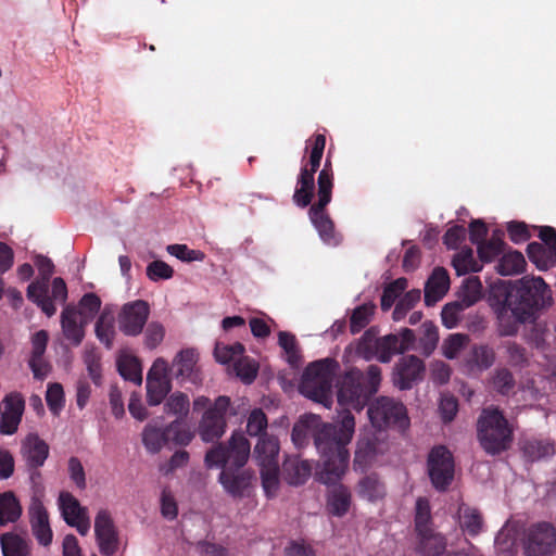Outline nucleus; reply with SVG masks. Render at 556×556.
I'll list each match as a JSON object with an SVG mask.
<instances>
[{
    "label": "nucleus",
    "instance_id": "obj_1",
    "mask_svg": "<svg viewBox=\"0 0 556 556\" xmlns=\"http://www.w3.org/2000/svg\"><path fill=\"white\" fill-rule=\"evenodd\" d=\"M552 301V292L541 277H523L514 285L505 304L497 311L501 333L515 334L518 324L533 323L538 313Z\"/></svg>",
    "mask_w": 556,
    "mask_h": 556
},
{
    "label": "nucleus",
    "instance_id": "obj_2",
    "mask_svg": "<svg viewBox=\"0 0 556 556\" xmlns=\"http://www.w3.org/2000/svg\"><path fill=\"white\" fill-rule=\"evenodd\" d=\"M321 430L317 434V450L323 458L317 477L323 483H331L341 480L345 475L350 453L348 445L355 432L354 416L342 410L333 424L321 421Z\"/></svg>",
    "mask_w": 556,
    "mask_h": 556
},
{
    "label": "nucleus",
    "instance_id": "obj_3",
    "mask_svg": "<svg viewBox=\"0 0 556 556\" xmlns=\"http://www.w3.org/2000/svg\"><path fill=\"white\" fill-rule=\"evenodd\" d=\"M336 367V362L329 358L312 363L303 374L300 392L307 399L330 408L332 403L331 386Z\"/></svg>",
    "mask_w": 556,
    "mask_h": 556
},
{
    "label": "nucleus",
    "instance_id": "obj_4",
    "mask_svg": "<svg viewBox=\"0 0 556 556\" xmlns=\"http://www.w3.org/2000/svg\"><path fill=\"white\" fill-rule=\"evenodd\" d=\"M511 428L496 408H486L478 420V438L482 447L490 454L508 448L511 442Z\"/></svg>",
    "mask_w": 556,
    "mask_h": 556
},
{
    "label": "nucleus",
    "instance_id": "obj_5",
    "mask_svg": "<svg viewBox=\"0 0 556 556\" xmlns=\"http://www.w3.org/2000/svg\"><path fill=\"white\" fill-rule=\"evenodd\" d=\"M318 202L309 210V217L317 229L320 239L329 245H336L339 240L334 233L333 225L328 215L325 213V206L331 201V192L333 187V176L330 162H326L324 168L318 175Z\"/></svg>",
    "mask_w": 556,
    "mask_h": 556
},
{
    "label": "nucleus",
    "instance_id": "obj_6",
    "mask_svg": "<svg viewBox=\"0 0 556 556\" xmlns=\"http://www.w3.org/2000/svg\"><path fill=\"white\" fill-rule=\"evenodd\" d=\"M415 527L418 535V548L424 556H438L445 549L444 538L431 528V510L428 500L416 501Z\"/></svg>",
    "mask_w": 556,
    "mask_h": 556
},
{
    "label": "nucleus",
    "instance_id": "obj_7",
    "mask_svg": "<svg viewBox=\"0 0 556 556\" xmlns=\"http://www.w3.org/2000/svg\"><path fill=\"white\" fill-rule=\"evenodd\" d=\"M326 146V138L324 135H316L314 137L313 147L309 155V168L307 165L301 168L296 187L293 194V201L298 206H307L313 198L315 189L314 174L320 165L323 153Z\"/></svg>",
    "mask_w": 556,
    "mask_h": 556
},
{
    "label": "nucleus",
    "instance_id": "obj_8",
    "mask_svg": "<svg viewBox=\"0 0 556 556\" xmlns=\"http://www.w3.org/2000/svg\"><path fill=\"white\" fill-rule=\"evenodd\" d=\"M368 417L375 428L393 427L404 430L409 426L405 406L393 399L381 396L368 407Z\"/></svg>",
    "mask_w": 556,
    "mask_h": 556
},
{
    "label": "nucleus",
    "instance_id": "obj_9",
    "mask_svg": "<svg viewBox=\"0 0 556 556\" xmlns=\"http://www.w3.org/2000/svg\"><path fill=\"white\" fill-rule=\"evenodd\" d=\"M250 452L248 439L244 434L237 432L231 435L228 446L219 445L210 450L205 456V464L210 468L226 465L240 468L248 462Z\"/></svg>",
    "mask_w": 556,
    "mask_h": 556
},
{
    "label": "nucleus",
    "instance_id": "obj_10",
    "mask_svg": "<svg viewBox=\"0 0 556 556\" xmlns=\"http://www.w3.org/2000/svg\"><path fill=\"white\" fill-rule=\"evenodd\" d=\"M526 556H552L556 551V529L549 522H538L525 533Z\"/></svg>",
    "mask_w": 556,
    "mask_h": 556
},
{
    "label": "nucleus",
    "instance_id": "obj_11",
    "mask_svg": "<svg viewBox=\"0 0 556 556\" xmlns=\"http://www.w3.org/2000/svg\"><path fill=\"white\" fill-rule=\"evenodd\" d=\"M56 506L67 526L75 528L83 536L89 533L91 528L89 510L76 496L68 491H61L56 498Z\"/></svg>",
    "mask_w": 556,
    "mask_h": 556
},
{
    "label": "nucleus",
    "instance_id": "obj_12",
    "mask_svg": "<svg viewBox=\"0 0 556 556\" xmlns=\"http://www.w3.org/2000/svg\"><path fill=\"white\" fill-rule=\"evenodd\" d=\"M45 490L36 488L33 491L28 507L29 522L33 534L43 546H48L52 542L53 533L50 527L49 514L45 507Z\"/></svg>",
    "mask_w": 556,
    "mask_h": 556
},
{
    "label": "nucleus",
    "instance_id": "obj_13",
    "mask_svg": "<svg viewBox=\"0 0 556 556\" xmlns=\"http://www.w3.org/2000/svg\"><path fill=\"white\" fill-rule=\"evenodd\" d=\"M147 402L150 406L160 405L172 389L168 363L156 358L147 374Z\"/></svg>",
    "mask_w": 556,
    "mask_h": 556
},
{
    "label": "nucleus",
    "instance_id": "obj_14",
    "mask_svg": "<svg viewBox=\"0 0 556 556\" xmlns=\"http://www.w3.org/2000/svg\"><path fill=\"white\" fill-rule=\"evenodd\" d=\"M364 375L359 370L349 371L341 380L338 391V404L342 408L362 410L368 395L363 386Z\"/></svg>",
    "mask_w": 556,
    "mask_h": 556
},
{
    "label": "nucleus",
    "instance_id": "obj_15",
    "mask_svg": "<svg viewBox=\"0 0 556 556\" xmlns=\"http://www.w3.org/2000/svg\"><path fill=\"white\" fill-rule=\"evenodd\" d=\"M428 472L432 485L444 491L454 478V460L448 450L443 446L432 448L428 457Z\"/></svg>",
    "mask_w": 556,
    "mask_h": 556
},
{
    "label": "nucleus",
    "instance_id": "obj_16",
    "mask_svg": "<svg viewBox=\"0 0 556 556\" xmlns=\"http://www.w3.org/2000/svg\"><path fill=\"white\" fill-rule=\"evenodd\" d=\"M94 535L102 556H114L118 552L121 539L109 510L100 509L97 511Z\"/></svg>",
    "mask_w": 556,
    "mask_h": 556
},
{
    "label": "nucleus",
    "instance_id": "obj_17",
    "mask_svg": "<svg viewBox=\"0 0 556 556\" xmlns=\"http://www.w3.org/2000/svg\"><path fill=\"white\" fill-rule=\"evenodd\" d=\"M229 405V397L218 396L213 407L204 413L199 428L203 441L212 442L224 434L226 429L225 414Z\"/></svg>",
    "mask_w": 556,
    "mask_h": 556
},
{
    "label": "nucleus",
    "instance_id": "obj_18",
    "mask_svg": "<svg viewBox=\"0 0 556 556\" xmlns=\"http://www.w3.org/2000/svg\"><path fill=\"white\" fill-rule=\"evenodd\" d=\"M150 315V306L143 300H136L124 304L118 313L119 330L130 337L141 333Z\"/></svg>",
    "mask_w": 556,
    "mask_h": 556
},
{
    "label": "nucleus",
    "instance_id": "obj_19",
    "mask_svg": "<svg viewBox=\"0 0 556 556\" xmlns=\"http://www.w3.org/2000/svg\"><path fill=\"white\" fill-rule=\"evenodd\" d=\"M25 401L21 393L7 394L0 404V432L5 435L14 434L22 421Z\"/></svg>",
    "mask_w": 556,
    "mask_h": 556
},
{
    "label": "nucleus",
    "instance_id": "obj_20",
    "mask_svg": "<svg viewBox=\"0 0 556 556\" xmlns=\"http://www.w3.org/2000/svg\"><path fill=\"white\" fill-rule=\"evenodd\" d=\"M224 491L233 498H242L251 492L254 475L250 470H231L224 468L218 478Z\"/></svg>",
    "mask_w": 556,
    "mask_h": 556
},
{
    "label": "nucleus",
    "instance_id": "obj_21",
    "mask_svg": "<svg viewBox=\"0 0 556 556\" xmlns=\"http://www.w3.org/2000/svg\"><path fill=\"white\" fill-rule=\"evenodd\" d=\"M425 366L416 356L400 359L393 371V383L401 390L409 389L414 382L422 378Z\"/></svg>",
    "mask_w": 556,
    "mask_h": 556
},
{
    "label": "nucleus",
    "instance_id": "obj_22",
    "mask_svg": "<svg viewBox=\"0 0 556 556\" xmlns=\"http://www.w3.org/2000/svg\"><path fill=\"white\" fill-rule=\"evenodd\" d=\"M61 329L64 339L72 345L78 346L85 338V321L76 312L75 306L67 305L61 312Z\"/></svg>",
    "mask_w": 556,
    "mask_h": 556
},
{
    "label": "nucleus",
    "instance_id": "obj_23",
    "mask_svg": "<svg viewBox=\"0 0 556 556\" xmlns=\"http://www.w3.org/2000/svg\"><path fill=\"white\" fill-rule=\"evenodd\" d=\"M339 481L327 483L330 488L326 496V509L334 517L345 516L352 504L350 490L345 485L338 483Z\"/></svg>",
    "mask_w": 556,
    "mask_h": 556
},
{
    "label": "nucleus",
    "instance_id": "obj_24",
    "mask_svg": "<svg viewBox=\"0 0 556 556\" xmlns=\"http://www.w3.org/2000/svg\"><path fill=\"white\" fill-rule=\"evenodd\" d=\"M22 455L27 465L41 467L49 456V445L36 433H29L22 441Z\"/></svg>",
    "mask_w": 556,
    "mask_h": 556
},
{
    "label": "nucleus",
    "instance_id": "obj_25",
    "mask_svg": "<svg viewBox=\"0 0 556 556\" xmlns=\"http://www.w3.org/2000/svg\"><path fill=\"white\" fill-rule=\"evenodd\" d=\"M450 289V276L445 268L435 267L425 286V302L433 305L439 302Z\"/></svg>",
    "mask_w": 556,
    "mask_h": 556
},
{
    "label": "nucleus",
    "instance_id": "obj_26",
    "mask_svg": "<svg viewBox=\"0 0 556 556\" xmlns=\"http://www.w3.org/2000/svg\"><path fill=\"white\" fill-rule=\"evenodd\" d=\"M116 366L119 375L136 384L142 382V368L138 357L127 349L117 353Z\"/></svg>",
    "mask_w": 556,
    "mask_h": 556
},
{
    "label": "nucleus",
    "instance_id": "obj_27",
    "mask_svg": "<svg viewBox=\"0 0 556 556\" xmlns=\"http://www.w3.org/2000/svg\"><path fill=\"white\" fill-rule=\"evenodd\" d=\"M321 419L314 414L302 416L294 425L292 430V441L295 445L301 446L306 443L308 437H314L317 445V434L321 430Z\"/></svg>",
    "mask_w": 556,
    "mask_h": 556
},
{
    "label": "nucleus",
    "instance_id": "obj_28",
    "mask_svg": "<svg viewBox=\"0 0 556 556\" xmlns=\"http://www.w3.org/2000/svg\"><path fill=\"white\" fill-rule=\"evenodd\" d=\"M455 518L462 531L470 536L478 535L483 529V519L477 508L465 503L458 505Z\"/></svg>",
    "mask_w": 556,
    "mask_h": 556
},
{
    "label": "nucleus",
    "instance_id": "obj_29",
    "mask_svg": "<svg viewBox=\"0 0 556 556\" xmlns=\"http://www.w3.org/2000/svg\"><path fill=\"white\" fill-rule=\"evenodd\" d=\"M27 298L36 303L48 317L55 314L56 307L48 296V280L37 279L33 281L27 288Z\"/></svg>",
    "mask_w": 556,
    "mask_h": 556
},
{
    "label": "nucleus",
    "instance_id": "obj_30",
    "mask_svg": "<svg viewBox=\"0 0 556 556\" xmlns=\"http://www.w3.org/2000/svg\"><path fill=\"white\" fill-rule=\"evenodd\" d=\"M198 352L194 349H186L180 351L173 361V366L176 368V375L188 380H195L197 378V363Z\"/></svg>",
    "mask_w": 556,
    "mask_h": 556
},
{
    "label": "nucleus",
    "instance_id": "obj_31",
    "mask_svg": "<svg viewBox=\"0 0 556 556\" xmlns=\"http://www.w3.org/2000/svg\"><path fill=\"white\" fill-rule=\"evenodd\" d=\"M311 465L306 460L296 457L288 458L283 464L285 478L288 483L299 485L311 476Z\"/></svg>",
    "mask_w": 556,
    "mask_h": 556
},
{
    "label": "nucleus",
    "instance_id": "obj_32",
    "mask_svg": "<svg viewBox=\"0 0 556 556\" xmlns=\"http://www.w3.org/2000/svg\"><path fill=\"white\" fill-rule=\"evenodd\" d=\"M168 441V428H161L150 422L142 431V443L149 453H159Z\"/></svg>",
    "mask_w": 556,
    "mask_h": 556
},
{
    "label": "nucleus",
    "instance_id": "obj_33",
    "mask_svg": "<svg viewBox=\"0 0 556 556\" xmlns=\"http://www.w3.org/2000/svg\"><path fill=\"white\" fill-rule=\"evenodd\" d=\"M279 443L274 437H262L254 447V458L261 468V460L278 465Z\"/></svg>",
    "mask_w": 556,
    "mask_h": 556
},
{
    "label": "nucleus",
    "instance_id": "obj_34",
    "mask_svg": "<svg viewBox=\"0 0 556 556\" xmlns=\"http://www.w3.org/2000/svg\"><path fill=\"white\" fill-rule=\"evenodd\" d=\"M22 515V507L12 492L0 494V526L15 522Z\"/></svg>",
    "mask_w": 556,
    "mask_h": 556
},
{
    "label": "nucleus",
    "instance_id": "obj_35",
    "mask_svg": "<svg viewBox=\"0 0 556 556\" xmlns=\"http://www.w3.org/2000/svg\"><path fill=\"white\" fill-rule=\"evenodd\" d=\"M525 265L526 261L520 252L509 251L501 257L496 269L502 276H511L520 274L523 270Z\"/></svg>",
    "mask_w": 556,
    "mask_h": 556
},
{
    "label": "nucleus",
    "instance_id": "obj_36",
    "mask_svg": "<svg viewBox=\"0 0 556 556\" xmlns=\"http://www.w3.org/2000/svg\"><path fill=\"white\" fill-rule=\"evenodd\" d=\"M494 362V353L488 346H478L472 350L471 357L464 364L468 372L489 368Z\"/></svg>",
    "mask_w": 556,
    "mask_h": 556
},
{
    "label": "nucleus",
    "instance_id": "obj_37",
    "mask_svg": "<svg viewBox=\"0 0 556 556\" xmlns=\"http://www.w3.org/2000/svg\"><path fill=\"white\" fill-rule=\"evenodd\" d=\"M261 479L264 492L267 496L276 495L279 488V467L274 463L261 460Z\"/></svg>",
    "mask_w": 556,
    "mask_h": 556
},
{
    "label": "nucleus",
    "instance_id": "obj_38",
    "mask_svg": "<svg viewBox=\"0 0 556 556\" xmlns=\"http://www.w3.org/2000/svg\"><path fill=\"white\" fill-rule=\"evenodd\" d=\"M357 495L368 502H376L383 497L384 488L374 476L363 478L357 485Z\"/></svg>",
    "mask_w": 556,
    "mask_h": 556
},
{
    "label": "nucleus",
    "instance_id": "obj_39",
    "mask_svg": "<svg viewBox=\"0 0 556 556\" xmlns=\"http://www.w3.org/2000/svg\"><path fill=\"white\" fill-rule=\"evenodd\" d=\"M469 338L463 333H452L445 338L441 345V352L447 359H454L467 348Z\"/></svg>",
    "mask_w": 556,
    "mask_h": 556
},
{
    "label": "nucleus",
    "instance_id": "obj_40",
    "mask_svg": "<svg viewBox=\"0 0 556 556\" xmlns=\"http://www.w3.org/2000/svg\"><path fill=\"white\" fill-rule=\"evenodd\" d=\"M190 408V401L188 395L182 392H174L166 400L164 404L165 413L168 415L176 416L177 418H182L187 416Z\"/></svg>",
    "mask_w": 556,
    "mask_h": 556
},
{
    "label": "nucleus",
    "instance_id": "obj_41",
    "mask_svg": "<svg viewBox=\"0 0 556 556\" xmlns=\"http://www.w3.org/2000/svg\"><path fill=\"white\" fill-rule=\"evenodd\" d=\"M244 348L241 343H233L230 345L217 343L215 345L214 356L216 362L219 364L226 365L232 362L235 365L237 361L242 356Z\"/></svg>",
    "mask_w": 556,
    "mask_h": 556
},
{
    "label": "nucleus",
    "instance_id": "obj_42",
    "mask_svg": "<svg viewBox=\"0 0 556 556\" xmlns=\"http://www.w3.org/2000/svg\"><path fill=\"white\" fill-rule=\"evenodd\" d=\"M517 539V526L514 522H507L498 531L495 538V546L500 553H510Z\"/></svg>",
    "mask_w": 556,
    "mask_h": 556
},
{
    "label": "nucleus",
    "instance_id": "obj_43",
    "mask_svg": "<svg viewBox=\"0 0 556 556\" xmlns=\"http://www.w3.org/2000/svg\"><path fill=\"white\" fill-rule=\"evenodd\" d=\"M94 331L99 341L103 343L106 348H111L113 345V340L115 337V326L112 316L105 313L101 314L96 324Z\"/></svg>",
    "mask_w": 556,
    "mask_h": 556
},
{
    "label": "nucleus",
    "instance_id": "obj_44",
    "mask_svg": "<svg viewBox=\"0 0 556 556\" xmlns=\"http://www.w3.org/2000/svg\"><path fill=\"white\" fill-rule=\"evenodd\" d=\"M1 547L4 556H27L28 554L26 541L16 534H3Z\"/></svg>",
    "mask_w": 556,
    "mask_h": 556
},
{
    "label": "nucleus",
    "instance_id": "obj_45",
    "mask_svg": "<svg viewBox=\"0 0 556 556\" xmlns=\"http://www.w3.org/2000/svg\"><path fill=\"white\" fill-rule=\"evenodd\" d=\"M482 296V285L476 277H470L465 280L460 294L459 301L467 307H470L478 302Z\"/></svg>",
    "mask_w": 556,
    "mask_h": 556
},
{
    "label": "nucleus",
    "instance_id": "obj_46",
    "mask_svg": "<svg viewBox=\"0 0 556 556\" xmlns=\"http://www.w3.org/2000/svg\"><path fill=\"white\" fill-rule=\"evenodd\" d=\"M278 343L285 353L286 361L296 366L300 362V354L295 337L287 331H280L278 333Z\"/></svg>",
    "mask_w": 556,
    "mask_h": 556
},
{
    "label": "nucleus",
    "instance_id": "obj_47",
    "mask_svg": "<svg viewBox=\"0 0 556 556\" xmlns=\"http://www.w3.org/2000/svg\"><path fill=\"white\" fill-rule=\"evenodd\" d=\"M420 290L413 289L407 291L396 303L393 311V319L399 321L420 301Z\"/></svg>",
    "mask_w": 556,
    "mask_h": 556
},
{
    "label": "nucleus",
    "instance_id": "obj_48",
    "mask_svg": "<svg viewBox=\"0 0 556 556\" xmlns=\"http://www.w3.org/2000/svg\"><path fill=\"white\" fill-rule=\"evenodd\" d=\"M101 306L100 299L92 294H85L79 301L78 305L75 306L76 312L79 316L84 318L85 321L90 323L96 314L99 312Z\"/></svg>",
    "mask_w": 556,
    "mask_h": 556
},
{
    "label": "nucleus",
    "instance_id": "obj_49",
    "mask_svg": "<svg viewBox=\"0 0 556 556\" xmlns=\"http://www.w3.org/2000/svg\"><path fill=\"white\" fill-rule=\"evenodd\" d=\"M503 241L495 233L489 241H483L477 245L478 255L483 262H492L503 251Z\"/></svg>",
    "mask_w": 556,
    "mask_h": 556
},
{
    "label": "nucleus",
    "instance_id": "obj_50",
    "mask_svg": "<svg viewBox=\"0 0 556 556\" xmlns=\"http://www.w3.org/2000/svg\"><path fill=\"white\" fill-rule=\"evenodd\" d=\"M258 365L250 357H240L235 364V372L244 383H251L257 375Z\"/></svg>",
    "mask_w": 556,
    "mask_h": 556
},
{
    "label": "nucleus",
    "instance_id": "obj_51",
    "mask_svg": "<svg viewBox=\"0 0 556 556\" xmlns=\"http://www.w3.org/2000/svg\"><path fill=\"white\" fill-rule=\"evenodd\" d=\"M407 288V280L399 278L392 283L388 285L381 298V307L383 311H388L394 304L395 300L403 293Z\"/></svg>",
    "mask_w": 556,
    "mask_h": 556
},
{
    "label": "nucleus",
    "instance_id": "obj_52",
    "mask_svg": "<svg viewBox=\"0 0 556 556\" xmlns=\"http://www.w3.org/2000/svg\"><path fill=\"white\" fill-rule=\"evenodd\" d=\"M399 342L400 338L394 334L381 338L377 343L378 359L382 363H388L394 354L401 353Z\"/></svg>",
    "mask_w": 556,
    "mask_h": 556
},
{
    "label": "nucleus",
    "instance_id": "obj_53",
    "mask_svg": "<svg viewBox=\"0 0 556 556\" xmlns=\"http://www.w3.org/2000/svg\"><path fill=\"white\" fill-rule=\"evenodd\" d=\"M166 251L172 256L188 263L202 262L205 258L202 251L189 249L186 244H169L166 247Z\"/></svg>",
    "mask_w": 556,
    "mask_h": 556
},
{
    "label": "nucleus",
    "instance_id": "obj_54",
    "mask_svg": "<svg viewBox=\"0 0 556 556\" xmlns=\"http://www.w3.org/2000/svg\"><path fill=\"white\" fill-rule=\"evenodd\" d=\"M453 266L458 275H465L469 271H479L481 266L475 261L470 250L462 251L453 258Z\"/></svg>",
    "mask_w": 556,
    "mask_h": 556
},
{
    "label": "nucleus",
    "instance_id": "obj_55",
    "mask_svg": "<svg viewBox=\"0 0 556 556\" xmlns=\"http://www.w3.org/2000/svg\"><path fill=\"white\" fill-rule=\"evenodd\" d=\"M466 308L468 307L459 300L445 304L441 312L443 325L448 329L456 327L460 319L462 312Z\"/></svg>",
    "mask_w": 556,
    "mask_h": 556
},
{
    "label": "nucleus",
    "instance_id": "obj_56",
    "mask_svg": "<svg viewBox=\"0 0 556 556\" xmlns=\"http://www.w3.org/2000/svg\"><path fill=\"white\" fill-rule=\"evenodd\" d=\"M46 401L49 409L58 415L64 406L63 387L58 383H49L46 392Z\"/></svg>",
    "mask_w": 556,
    "mask_h": 556
},
{
    "label": "nucleus",
    "instance_id": "obj_57",
    "mask_svg": "<svg viewBox=\"0 0 556 556\" xmlns=\"http://www.w3.org/2000/svg\"><path fill=\"white\" fill-rule=\"evenodd\" d=\"M374 309L375 305L372 303L364 304L354 309L351 317V330L353 333L361 331L369 323Z\"/></svg>",
    "mask_w": 556,
    "mask_h": 556
},
{
    "label": "nucleus",
    "instance_id": "obj_58",
    "mask_svg": "<svg viewBox=\"0 0 556 556\" xmlns=\"http://www.w3.org/2000/svg\"><path fill=\"white\" fill-rule=\"evenodd\" d=\"M523 451L530 459L539 460L552 455L554 446L546 441H532L525 445Z\"/></svg>",
    "mask_w": 556,
    "mask_h": 556
},
{
    "label": "nucleus",
    "instance_id": "obj_59",
    "mask_svg": "<svg viewBox=\"0 0 556 556\" xmlns=\"http://www.w3.org/2000/svg\"><path fill=\"white\" fill-rule=\"evenodd\" d=\"M422 337L420 344L426 354H430L437 346L439 333L437 326L431 321H426L421 325Z\"/></svg>",
    "mask_w": 556,
    "mask_h": 556
},
{
    "label": "nucleus",
    "instance_id": "obj_60",
    "mask_svg": "<svg viewBox=\"0 0 556 556\" xmlns=\"http://www.w3.org/2000/svg\"><path fill=\"white\" fill-rule=\"evenodd\" d=\"M147 276L152 281L167 280L174 275V269L163 261H154L147 266Z\"/></svg>",
    "mask_w": 556,
    "mask_h": 556
},
{
    "label": "nucleus",
    "instance_id": "obj_61",
    "mask_svg": "<svg viewBox=\"0 0 556 556\" xmlns=\"http://www.w3.org/2000/svg\"><path fill=\"white\" fill-rule=\"evenodd\" d=\"M165 337V327L159 321H151L144 332V344L149 349L159 346Z\"/></svg>",
    "mask_w": 556,
    "mask_h": 556
},
{
    "label": "nucleus",
    "instance_id": "obj_62",
    "mask_svg": "<svg viewBox=\"0 0 556 556\" xmlns=\"http://www.w3.org/2000/svg\"><path fill=\"white\" fill-rule=\"evenodd\" d=\"M84 363L87 371L96 384L101 381L100 356L94 350H86L84 353Z\"/></svg>",
    "mask_w": 556,
    "mask_h": 556
},
{
    "label": "nucleus",
    "instance_id": "obj_63",
    "mask_svg": "<svg viewBox=\"0 0 556 556\" xmlns=\"http://www.w3.org/2000/svg\"><path fill=\"white\" fill-rule=\"evenodd\" d=\"M267 426L265 414L261 409L251 412L248 418L247 431L250 435L260 434Z\"/></svg>",
    "mask_w": 556,
    "mask_h": 556
},
{
    "label": "nucleus",
    "instance_id": "obj_64",
    "mask_svg": "<svg viewBox=\"0 0 556 556\" xmlns=\"http://www.w3.org/2000/svg\"><path fill=\"white\" fill-rule=\"evenodd\" d=\"M167 428L168 433H173L174 443L178 445H188L193 438L192 431L178 421L172 422Z\"/></svg>",
    "mask_w": 556,
    "mask_h": 556
}]
</instances>
